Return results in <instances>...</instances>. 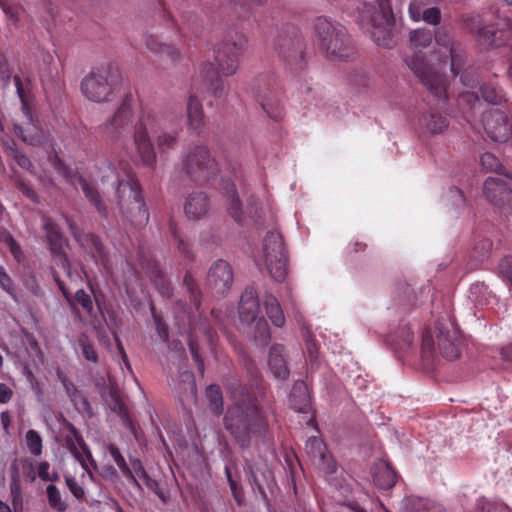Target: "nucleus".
<instances>
[{
	"label": "nucleus",
	"mask_w": 512,
	"mask_h": 512,
	"mask_svg": "<svg viewBox=\"0 0 512 512\" xmlns=\"http://www.w3.org/2000/svg\"><path fill=\"white\" fill-rule=\"evenodd\" d=\"M305 451L313 460L318 459L323 461L325 458V445L323 441L316 436L308 438L305 443Z\"/></svg>",
	"instance_id": "nucleus-50"
},
{
	"label": "nucleus",
	"mask_w": 512,
	"mask_h": 512,
	"mask_svg": "<svg viewBox=\"0 0 512 512\" xmlns=\"http://www.w3.org/2000/svg\"><path fill=\"white\" fill-rule=\"evenodd\" d=\"M144 44L152 53L167 55L172 60H175L178 57V52L175 47L159 41L157 37L151 34L144 35Z\"/></svg>",
	"instance_id": "nucleus-35"
},
{
	"label": "nucleus",
	"mask_w": 512,
	"mask_h": 512,
	"mask_svg": "<svg viewBox=\"0 0 512 512\" xmlns=\"http://www.w3.org/2000/svg\"><path fill=\"white\" fill-rule=\"evenodd\" d=\"M13 133L25 144L33 147H43L50 142V135L41 127L35 124H28L27 127L14 122L12 124Z\"/></svg>",
	"instance_id": "nucleus-24"
},
{
	"label": "nucleus",
	"mask_w": 512,
	"mask_h": 512,
	"mask_svg": "<svg viewBox=\"0 0 512 512\" xmlns=\"http://www.w3.org/2000/svg\"><path fill=\"white\" fill-rule=\"evenodd\" d=\"M492 247L493 242L491 239L483 235L475 236L471 258L478 262H483L489 258Z\"/></svg>",
	"instance_id": "nucleus-39"
},
{
	"label": "nucleus",
	"mask_w": 512,
	"mask_h": 512,
	"mask_svg": "<svg viewBox=\"0 0 512 512\" xmlns=\"http://www.w3.org/2000/svg\"><path fill=\"white\" fill-rule=\"evenodd\" d=\"M482 121L484 130L491 140L506 142L512 138V123L504 111L489 110L483 114Z\"/></svg>",
	"instance_id": "nucleus-16"
},
{
	"label": "nucleus",
	"mask_w": 512,
	"mask_h": 512,
	"mask_svg": "<svg viewBox=\"0 0 512 512\" xmlns=\"http://www.w3.org/2000/svg\"><path fill=\"white\" fill-rule=\"evenodd\" d=\"M481 97L489 104L499 105L505 100V95L501 88L484 83L480 86Z\"/></svg>",
	"instance_id": "nucleus-45"
},
{
	"label": "nucleus",
	"mask_w": 512,
	"mask_h": 512,
	"mask_svg": "<svg viewBox=\"0 0 512 512\" xmlns=\"http://www.w3.org/2000/svg\"><path fill=\"white\" fill-rule=\"evenodd\" d=\"M132 94H126L116 106L114 112L98 126V133L108 143H118L133 129V142L141 163L154 168L157 163L155 147L151 134L158 132L157 119L151 113L143 114L135 121V109Z\"/></svg>",
	"instance_id": "nucleus-1"
},
{
	"label": "nucleus",
	"mask_w": 512,
	"mask_h": 512,
	"mask_svg": "<svg viewBox=\"0 0 512 512\" xmlns=\"http://www.w3.org/2000/svg\"><path fill=\"white\" fill-rule=\"evenodd\" d=\"M183 286L186 288L190 302L194 305L196 310H199L201 306L202 293L196 279L190 271H187L184 275Z\"/></svg>",
	"instance_id": "nucleus-42"
},
{
	"label": "nucleus",
	"mask_w": 512,
	"mask_h": 512,
	"mask_svg": "<svg viewBox=\"0 0 512 512\" xmlns=\"http://www.w3.org/2000/svg\"><path fill=\"white\" fill-rule=\"evenodd\" d=\"M434 341L433 336L429 330H425L421 339V355L426 361H432L434 358Z\"/></svg>",
	"instance_id": "nucleus-56"
},
{
	"label": "nucleus",
	"mask_w": 512,
	"mask_h": 512,
	"mask_svg": "<svg viewBox=\"0 0 512 512\" xmlns=\"http://www.w3.org/2000/svg\"><path fill=\"white\" fill-rule=\"evenodd\" d=\"M313 31L316 45L326 58L342 60L353 54L352 38L342 24L320 16L314 20Z\"/></svg>",
	"instance_id": "nucleus-3"
},
{
	"label": "nucleus",
	"mask_w": 512,
	"mask_h": 512,
	"mask_svg": "<svg viewBox=\"0 0 512 512\" xmlns=\"http://www.w3.org/2000/svg\"><path fill=\"white\" fill-rule=\"evenodd\" d=\"M188 347L192 355V359L195 362L198 371L203 374L205 370L204 360L200 355V347L196 339L191 335L188 340Z\"/></svg>",
	"instance_id": "nucleus-61"
},
{
	"label": "nucleus",
	"mask_w": 512,
	"mask_h": 512,
	"mask_svg": "<svg viewBox=\"0 0 512 512\" xmlns=\"http://www.w3.org/2000/svg\"><path fill=\"white\" fill-rule=\"evenodd\" d=\"M244 472L253 492H258L260 498L268 504V492L273 493L276 487L272 470L264 462L245 460Z\"/></svg>",
	"instance_id": "nucleus-14"
},
{
	"label": "nucleus",
	"mask_w": 512,
	"mask_h": 512,
	"mask_svg": "<svg viewBox=\"0 0 512 512\" xmlns=\"http://www.w3.org/2000/svg\"><path fill=\"white\" fill-rule=\"evenodd\" d=\"M43 229L46 232V239L49 245V250L53 255L59 256L60 263L63 268H69V261L67 255L63 251L66 238L61 232L59 226L51 219L45 220Z\"/></svg>",
	"instance_id": "nucleus-21"
},
{
	"label": "nucleus",
	"mask_w": 512,
	"mask_h": 512,
	"mask_svg": "<svg viewBox=\"0 0 512 512\" xmlns=\"http://www.w3.org/2000/svg\"><path fill=\"white\" fill-rule=\"evenodd\" d=\"M370 35L372 40L378 45L387 49L396 46L395 21H370Z\"/></svg>",
	"instance_id": "nucleus-25"
},
{
	"label": "nucleus",
	"mask_w": 512,
	"mask_h": 512,
	"mask_svg": "<svg viewBox=\"0 0 512 512\" xmlns=\"http://www.w3.org/2000/svg\"><path fill=\"white\" fill-rule=\"evenodd\" d=\"M264 306L266 314L271 322L276 327H282L285 324V316L277 298L270 293H266Z\"/></svg>",
	"instance_id": "nucleus-34"
},
{
	"label": "nucleus",
	"mask_w": 512,
	"mask_h": 512,
	"mask_svg": "<svg viewBox=\"0 0 512 512\" xmlns=\"http://www.w3.org/2000/svg\"><path fill=\"white\" fill-rule=\"evenodd\" d=\"M177 396L184 399H193L197 394V387L193 373L183 371L179 374V380L175 386Z\"/></svg>",
	"instance_id": "nucleus-32"
},
{
	"label": "nucleus",
	"mask_w": 512,
	"mask_h": 512,
	"mask_svg": "<svg viewBox=\"0 0 512 512\" xmlns=\"http://www.w3.org/2000/svg\"><path fill=\"white\" fill-rule=\"evenodd\" d=\"M80 184L85 197L96 208L100 216L102 218L107 219L109 216L108 208L106 204L102 201L100 194L98 190L95 188V186L90 184L86 180H82Z\"/></svg>",
	"instance_id": "nucleus-33"
},
{
	"label": "nucleus",
	"mask_w": 512,
	"mask_h": 512,
	"mask_svg": "<svg viewBox=\"0 0 512 512\" xmlns=\"http://www.w3.org/2000/svg\"><path fill=\"white\" fill-rule=\"evenodd\" d=\"M255 97L267 116L274 121H281L284 116V109L281 101L279 85L273 79L264 81L258 79L255 90Z\"/></svg>",
	"instance_id": "nucleus-13"
},
{
	"label": "nucleus",
	"mask_w": 512,
	"mask_h": 512,
	"mask_svg": "<svg viewBox=\"0 0 512 512\" xmlns=\"http://www.w3.org/2000/svg\"><path fill=\"white\" fill-rule=\"evenodd\" d=\"M206 398L209 402L210 410L215 415H220L223 412V396L221 389L216 384L207 386L205 391Z\"/></svg>",
	"instance_id": "nucleus-44"
},
{
	"label": "nucleus",
	"mask_w": 512,
	"mask_h": 512,
	"mask_svg": "<svg viewBox=\"0 0 512 512\" xmlns=\"http://www.w3.org/2000/svg\"><path fill=\"white\" fill-rule=\"evenodd\" d=\"M121 82L119 68L113 63H107L92 69L80 84L81 92L90 101L102 103L110 100L114 90Z\"/></svg>",
	"instance_id": "nucleus-6"
},
{
	"label": "nucleus",
	"mask_w": 512,
	"mask_h": 512,
	"mask_svg": "<svg viewBox=\"0 0 512 512\" xmlns=\"http://www.w3.org/2000/svg\"><path fill=\"white\" fill-rule=\"evenodd\" d=\"M268 369L278 380L286 381L290 376L289 355L283 344L275 343L269 349Z\"/></svg>",
	"instance_id": "nucleus-19"
},
{
	"label": "nucleus",
	"mask_w": 512,
	"mask_h": 512,
	"mask_svg": "<svg viewBox=\"0 0 512 512\" xmlns=\"http://www.w3.org/2000/svg\"><path fill=\"white\" fill-rule=\"evenodd\" d=\"M419 122L421 128L432 135L443 133L449 126L447 116L444 115L442 111H436L433 109L424 113Z\"/></svg>",
	"instance_id": "nucleus-28"
},
{
	"label": "nucleus",
	"mask_w": 512,
	"mask_h": 512,
	"mask_svg": "<svg viewBox=\"0 0 512 512\" xmlns=\"http://www.w3.org/2000/svg\"><path fill=\"white\" fill-rule=\"evenodd\" d=\"M241 362L250 380L254 383H257L261 378V372L258 369L256 362L247 355L242 356Z\"/></svg>",
	"instance_id": "nucleus-63"
},
{
	"label": "nucleus",
	"mask_w": 512,
	"mask_h": 512,
	"mask_svg": "<svg viewBox=\"0 0 512 512\" xmlns=\"http://www.w3.org/2000/svg\"><path fill=\"white\" fill-rule=\"evenodd\" d=\"M13 68L10 65L6 54L0 50V81L3 88L9 86L12 79Z\"/></svg>",
	"instance_id": "nucleus-57"
},
{
	"label": "nucleus",
	"mask_w": 512,
	"mask_h": 512,
	"mask_svg": "<svg viewBox=\"0 0 512 512\" xmlns=\"http://www.w3.org/2000/svg\"><path fill=\"white\" fill-rule=\"evenodd\" d=\"M260 311L259 299L254 287L248 286L242 292L238 307L239 318L242 323L251 324L258 319Z\"/></svg>",
	"instance_id": "nucleus-23"
},
{
	"label": "nucleus",
	"mask_w": 512,
	"mask_h": 512,
	"mask_svg": "<svg viewBox=\"0 0 512 512\" xmlns=\"http://www.w3.org/2000/svg\"><path fill=\"white\" fill-rule=\"evenodd\" d=\"M394 300L396 305L403 311L409 310L414 305L415 301V294L410 285L406 283H399L396 286Z\"/></svg>",
	"instance_id": "nucleus-40"
},
{
	"label": "nucleus",
	"mask_w": 512,
	"mask_h": 512,
	"mask_svg": "<svg viewBox=\"0 0 512 512\" xmlns=\"http://www.w3.org/2000/svg\"><path fill=\"white\" fill-rule=\"evenodd\" d=\"M78 345L81 349L82 356L85 358V360L92 362L94 364L98 363V353L87 335H80L78 339Z\"/></svg>",
	"instance_id": "nucleus-51"
},
{
	"label": "nucleus",
	"mask_w": 512,
	"mask_h": 512,
	"mask_svg": "<svg viewBox=\"0 0 512 512\" xmlns=\"http://www.w3.org/2000/svg\"><path fill=\"white\" fill-rule=\"evenodd\" d=\"M182 170L197 184L208 183L219 173L218 163L208 147L196 145L182 157Z\"/></svg>",
	"instance_id": "nucleus-7"
},
{
	"label": "nucleus",
	"mask_w": 512,
	"mask_h": 512,
	"mask_svg": "<svg viewBox=\"0 0 512 512\" xmlns=\"http://www.w3.org/2000/svg\"><path fill=\"white\" fill-rule=\"evenodd\" d=\"M253 339L257 345L266 346L270 340V329L267 321L260 317L256 319Z\"/></svg>",
	"instance_id": "nucleus-47"
},
{
	"label": "nucleus",
	"mask_w": 512,
	"mask_h": 512,
	"mask_svg": "<svg viewBox=\"0 0 512 512\" xmlns=\"http://www.w3.org/2000/svg\"><path fill=\"white\" fill-rule=\"evenodd\" d=\"M234 280L231 265L223 260H216L207 272V285L216 296L224 297L231 290Z\"/></svg>",
	"instance_id": "nucleus-17"
},
{
	"label": "nucleus",
	"mask_w": 512,
	"mask_h": 512,
	"mask_svg": "<svg viewBox=\"0 0 512 512\" xmlns=\"http://www.w3.org/2000/svg\"><path fill=\"white\" fill-rule=\"evenodd\" d=\"M512 181L502 176L488 177L483 185L486 199L504 217L512 216Z\"/></svg>",
	"instance_id": "nucleus-12"
},
{
	"label": "nucleus",
	"mask_w": 512,
	"mask_h": 512,
	"mask_svg": "<svg viewBox=\"0 0 512 512\" xmlns=\"http://www.w3.org/2000/svg\"><path fill=\"white\" fill-rule=\"evenodd\" d=\"M275 49L285 68L294 75L307 67L306 43L301 31L293 26L283 27L276 38Z\"/></svg>",
	"instance_id": "nucleus-5"
},
{
	"label": "nucleus",
	"mask_w": 512,
	"mask_h": 512,
	"mask_svg": "<svg viewBox=\"0 0 512 512\" xmlns=\"http://www.w3.org/2000/svg\"><path fill=\"white\" fill-rule=\"evenodd\" d=\"M220 189L225 197V204L229 215L239 224L244 220L242 201L239 197L237 187L230 178L223 177L220 181Z\"/></svg>",
	"instance_id": "nucleus-20"
},
{
	"label": "nucleus",
	"mask_w": 512,
	"mask_h": 512,
	"mask_svg": "<svg viewBox=\"0 0 512 512\" xmlns=\"http://www.w3.org/2000/svg\"><path fill=\"white\" fill-rule=\"evenodd\" d=\"M64 426L67 430H69L70 432L73 433V435L75 436V440L77 442V447H79L83 454L85 455L84 459L85 461L88 460L91 465L96 468V462L95 460L93 459V456H92V453L88 447V445L86 444V442L84 441L81 433L76 429V427L71 423L69 422L67 419H64Z\"/></svg>",
	"instance_id": "nucleus-48"
},
{
	"label": "nucleus",
	"mask_w": 512,
	"mask_h": 512,
	"mask_svg": "<svg viewBox=\"0 0 512 512\" xmlns=\"http://www.w3.org/2000/svg\"><path fill=\"white\" fill-rule=\"evenodd\" d=\"M202 77L214 97H222L225 94L224 81L212 63H206L201 70Z\"/></svg>",
	"instance_id": "nucleus-31"
},
{
	"label": "nucleus",
	"mask_w": 512,
	"mask_h": 512,
	"mask_svg": "<svg viewBox=\"0 0 512 512\" xmlns=\"http://www.w3.org/2000/svg\"><path fill=\"white\" fill-rule=\"evenodd\" d=\"M475 512H511L507 506L498 505L485 501L484 499L478 500Z\"/></svg>",
	"instance_id": "nucleus-64"
},
{
	"label": "nucleus",
	"mask_w": 512,
	"mask_h": 512,
	"mask_svg": "<svg viewBox=\"0 0 512 512\" xmlns=\"http://www.w3.org/2000/svg\"><path fill=\"white\" fill-rule=\"evenodd\" d=\"M150 311H151V315H152V318H153V321L155 324V328H156L159 338L165 343L168 342L169 341L168 325L164 321L162 315L156 311L154 304L150 305Z\"/></svg>",
	"instance_id": "nucleus-54"
},
{
	"label": "nucleus",
	"mask_w": 512,
	"mask_h": 512,
	"mask_svg": "<svg viewBox=\"0 0 512 512\" xmlns=\"http://www.w3.org/2000/svg\"><path fill=\"white\" fill-rule=\"evenodd\" d=\"M26 442L31 454L39 456L42 453V439L35 430H29L26 433Z\"/></svg>",
	"instance_id": "nucleus-60"
},
{
	"label": "nucleus",
	"mask_w": 512,
	"mask_h": 512,
	"mask_svg": "<svg viewBox=\"0 0 512 512\" xmlns=\"http://www.w3.org/2000/svg\"><path fill=\"white\" fill-rule=\"evenodd\" d=\"M449 56L450 70L452 74L456 77L461 71L466 69V57L463 46L461 44L457 46H451V49L449 50Z\"/></svg>",
	"instance_id": "nucleus-43"
},
{
	"label": "nucleus",
	"mask_w": 512,
	"mask_h": 512,
	"mask_svg": "<svg viewBox=\"0 0 512 512\" xmlns=\"http://www.w3.org/2000/svg\"><path fill=\"white\" fill-rule=\"evenodd\" d=\"M480 164L485 171L495 172L498 177L504 176L512 181V173L500 163L494 154L490 152L483 153L480 157Z\"/></svg>",
	"instance_id": "nucleus-36"
},
{
	"label": "nucleus",
	"mask_w": 512,
	"mask_h": 512,
	"mask_svg": "<svg viewBox=\"0 0 512 512\" xmlns=\"http://www.w3.org/2000/svg\"><path fill=\"white\" fill-rule=\"evenodd\" d=\"M48 503L52 509L59 512H64L67 509V504L62 500L59 489L54 485L50 484L46 488Z\"/></svg>",
	"instance_id": "nucleus-52"
},
{
	"label": "nucleus",
	"mask_w": 512,
	"mask_h": 512,
	"mask_svg": "<svg viewBox=\"0 0 512 512\" xmlns=\"http://www.w3.org/2000/svg\"><path fill=\"white\" fill-rule=\"evenodd\" d=\"M65 442L68 450L73 455V457L81 464L82 468L88 471L87 464L85 462L83 454L79 451L77 447V442L75 440V436L72 432L68 430V433L65 435Z\"/></svg>",
	"instance_id": "nucleus-59"
},
{
	"label": "nucleus",
	"mask_w": 512,
	"mask_h": 512,
	"mask_svg": "<svg viewBox=\"0 0 512 512\" xmlns=\"http://www.w3.org/2000/svg\"><path fill=\"white\" fill-rule=\"evenodd\" d=\"M470 298L478 305H489L496 301L495 295L489 291L488 286L484 282H476L471 285Z\"/></svg>",
	"instance_id": "nucleus-38"
},
{
	"label": "nucleus",
	"mask_w": 512,
	"mask_h": 512,
	"mask_svg": "<svg viewBox=\"0 0 512 512\" xmlns=\"http://www.w3.org/2000/svg\"><path fill=\"white\" fill-rule=\"evenodd\" d=\"M10 495L12 498V506L14 512H22L23 510V498H22V488L20 483L19 474L11 475L10 481Z\"/></svg>",
	"instance_id": "nucleus-46"
},
{
	"label": "nucleus",
	"mask_w": 512,
	"mask_h": 512,
	"mask_svg": "<svg viewBox=\"0 0 512 512\" xmlns=\"http://www.w3.org/2000/svg\"><path fill=\"white\" fill-rule=\"evenodd\" d=\"M116 197L124 221L137 229H141L148 224L149 211L137 180L118 181Z\"/></svg>",
	"instance_id": "nucleus-4"
},
{
	"label": "nucleus",
	"mask_w": 512,
	"mask_h": 512,
	"mask_svg": "<svg viewBox=\"0 0 512 512\" xmlns=\"http://www.w3.org/2000/svg\"><path fill=\"white\" fill-rule=\"evenodd\" d=\"M426 499L409 496L401 502L402 512H426Z\"/></svg>",
	"instance_id": "nucleus-55"
},
{
	"label": "nucleus",
	"mask_w": 512,
	"mask_h": 512,
	"mask_svg": "<svg viewBox=\"0 0 512 512\" xmlns=\"http://www.w3.org/2000/svg\"><path fill=\"white\" fill-rule=\"evenodd\" d=\"M435 332L440 354L449 361L458 359L463 337L455 320L448 317L437 320Z\"/></svg>",
	"instance_id": "nucleus-11"
},
{
	"label": "nucleus",
	"mask_w": 512,
	"mask_h": 512,
	"mask_svg": "<svg viewBox=\"0 0 512 512\" xmlns=\"http://www.w3.org/2000/svg\"><path fill=\"white\" fill-rule=\"evenodd\" d=\"M211 207L210 198L203 191H193L184 202V213L188 219L199 220L205 217Z\"/></svg>",
	"instance_id": "nucleus-22"
},
{
	"label": "nucleus",
	"mask_w": 512,
	"mask_h": 512,
	"mask_svg": "<svg viewBox=\"0 0 512 512\" xmlns=\"http://www.w3.org/2000/svg\"><path fill=\"white\" fill-rule=\"evenodd\" d=\"M223 424L226 431L243 450L251 445L252 437L261 436L268 430V420L257 398L248 394L228 407Z\"/></svg>",
	"instance_id": "nucleus-2"
},
{
	"label": "nucleus",
	"mask_w": 512,
	"mask_h": 512,
	"mask_svg": "<svg viewBox=\"0 0 512 512\" xmlns=\"http://www.w3.org/2000/svg\"><path fill=\"white\" fill-rule=\"evenodd\" d=\"M434 39V33L430 29L420 28L410 32V43L415 50V57L413 61L425 62L424 57L421 55L423 49L429 47Z\"/></svg>",
	"instance_id": "nucleus-30"
},
{
	"label": "nucleus",
	"mask_w": 512,
	"mask_h": 512,
	"mask_svg": "<svg viewBox=\"0 0 512 512\" xmlns=\"http://www.w3.org/2000/svg\"><path fill=\"white\" fill-rule=\"evenodd\" d=\"M374 484L383 490L391 489L397 481V473L385 460H379L371 467Z\"/></svg>",
	"instance_id": "nucleus-27"
},
{
	"label": "nucleus",
	"mask_w": 512,
	"mask_h": 512,
	"mask_svg": "<svg viewBox=\"0 0 512 512\" xmlns=\"http://www.w3.org/2000/svg\"><path fill=\"white\" fill-rule=\"evenodd\" d=\"M410 67L426 89L428 103L445 111L450 97V83L447 76L437 72L426 62L413 61Z\"/></svg>",
	"instance_id": "nucleus-8"
},
{
	"label": "nucleus",
	"mask_w": 512,
	"mask_h": 512,
	"mask_svg": "<svg viewBox=\"0 0 512 512\" xmlns=\"http://www.w3.org/2000/svg\"><path fill=\"white\" fill-rule=\"evenodd\" d=\"M388 341L396 351L408 353L413 349L414 333L408 324H401L397 330L389 336Z\"/></svg>",
	"instance_id": "nucleus-29"
},
{
	"label": "nucleus",
	"mask_w": 512,
	"mask_h": 512,
	"mask_svg": "<svg viewBox=\"0 0 512 512\" xmlns=\"http://www.w3.org/2000/svg\"><path fill=\"white\" fill-rule=\"evenodd\" d=\"M187 116L189 125L193 129H200L204 124V113L200 101L191 95L187 102Z\"/></svg>",
	"instance_id": "nucleus-37"
},
{
	"label": "nucleus",
	"mask_w": 512,
	"mask_h": 512,
	"mask_svg": "<svg viewBox=\"0 0 512 512\" xmlns=\"http://www.w3.org/2000/svg\"><path fill=\"white\" fill-rule=\"evenodd\" d=\"M476 41L486 50L500 48L502 55L505 47L512 46V27L503 29L494 25L480 27L476 32Z\"/></svg>",
	"instance_id": "nucleus-18"
},
{
	"label": "nucleus",
	"mask_w": 512,
	"mask_h": 512,
	"mask_svg": "<svg viewBox=\"0 0 512 512\" xmlns=\"http://www.w3.org/2000/svg\"><path fill=\"white\" fill-rule=\"evenodd\" d=\"M173 234V238L176 241L178 251L187 259L194 260L195 255L191 249V245L187 242L175 229V227L171 224L170 226Z\"/></svg>",
	"instance_id": "nucleus-58"
},
{
	"label": "nucleus",
	"mask_w": 512,
	"mask_h": 512,
	"mask_svg": "<svg viewBox=\"0 0 512 512\" xmlns=\"http://www.w3.org/2000/svg\"><path fill=\"white\" fill-rule=\"evenodd\" d=\"M69 228L75 241L92 257L96 264L107 267L110 259L109 251L101 238L94 233L79 230L73 222H69Z\"/></svg>",
	"instance_id": "nucleus-15"
},
{
	"label": "nucleus",
	"mask_w": 512,
	"mask_h": 512,
	"mask_svg": "<svg viewBox=\"0 0 512 512\" xmlns=\"http://www.w3.org/2000/svg\"><path fill=\"white\" fill-rule=\"evenodd\" d=\"M289 405L299 413H309L312 409L311 394L305 381L296 380L289 395Z\"/></svg>",
	"instance_id": "nucleus-26"
},
{
	"label": "nucleus",
	"mask_w": 512,
	"mask_h": 512,
	"mask_svg": "<svg viewBox=\"0 0 512 512\" xmlns=\"http://www.w3.org/2000/svg\"><path fill=\"white\" fill-rule=\"evenodd\" d=\"M247 43L246 36L237 28H230L225 32L222 42L215 48V61L223 75L231 76L237 72Z\"/></svg>",
	"instance_id": "nucleus-9"
},
{
	"label": "nucleus",
	"mask_w": 512,
	"mask_h": 512,
	"mask_svg": "<svg viewBox=\"0 0 512 512\" xmlns=\"http://www.w3.org/2000/svg\"><path fill=\"white\" fill-rule=\"evenodd\" d=\"M108 450H109L110 455L113 457L114 461L116 462L117 466L119 467V469L123 473V475L135 487H137L138 489H141L140 483L138 482V480L134 476V474H133L132 470L130 469V467L127 465V463H126L124 457L121 455L118 447H116L114 444H110L108 446Z\"/></svg>",
	"instance_id": "nucleus-41"
},
{
	"label": "nucleus",
	"mask_w": 512,
	"mask_h": 512,
	"mask_svg": "<svg viewBox=\"0 0 512 512\" xmlns=\"http://www.w3.org/2000/svg\"><path fill=\"white\" fill-rule=\"evenodd\" d=\"M178 140V132H162L157 136V147L160 153H166L170 149H173Z\"/></svg>",
	"instance_id": "nucleus-53"
},
{
	"label": "nucleus",
	"mask_w": 512,
	"mask_h": 512,
	"mask_svg": "<svg viewBox=\"0 0 512 512\" xmlns=\"http://www.w3.org/2000/svg\"><path fill=\"white\" fill-rule=\"evenodd\" d=\"M461 83L468 88H475L479 85V75L473 68H466L459 74Z\"/></svg>",
	"instance_id": "nucleus-62"
},
{
	"label": "nucleus",
	"mask_w": 512,
	"mask_h": 512,
	"mask_svg": "<svg viewBox=\"0 0 512 512\" xmlns=\"http://www.w3.org/2000/svg\"><path fill=\"white\" fill-rule=\"evenodd\" d=\"M378 9H376L370 17V21H395L389 0H377Z\"/></svg>",
	"instance_id": "nucleus-49"
},
{
	"label": "nucleus",
	"mask_w": 512,
	"mask_h": 512,
	"mask_svg": "<svg viewBox=\"0 0 512 512\" xmlns=\"http://www.w3.org/2000/svg\"><path fill=\"white\" fill-rule=\"evenodd\" d=\"M263 252L270 276L275 281L282 283L288 272V256L283 237L279 232L270 231L266 234L263 242Z\"/></svg>",
	"instance_id": "nucleus-10"
}]
</instances>
